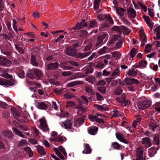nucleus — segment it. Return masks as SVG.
Here are the masks:
<instances>
[{
	"mask_svg": "<svg viewBox=\"0 0 160 160\" xmlns=\"http://www.w3.org/2000/svg\"><path fill=\"white\" fill-rule=\"evenodd\" d=\"M113 115L114 117H118L122 116L123 113L120 112L117 110H115L113 111Z\"/></svg>",
	"mask_w": 160,
	"mask_h": 160,
	"instance_id": "nucleus-49",
	"label": "nucleus"
},
{
	"mask_svg": "<svg viewBox=\"0 0 160 160\" xmlns=\"http://www.w3.org/2000/svg\"><path fill=\"white\" fill-rule=\"evenodd\" d=\"M85 75H84L82 73L79 72L75 73L73 74L72 77L73 78H83L85 77Z\"/></svg>",
	"mask_w": 160,
	"mask_h": 160,
	"instance_id": "nucleus-37",
	"label": "nucleus"
},
{
	"mask_svg": "<svg viewBox=\"0 0 160 160\" xmlns=\"http://www.w3.org/2000/svg\"><path fill=\"white\" fill-rule=\"evenodd\" d=\"M107 47L106 46L103 47L98 51V53L100 55L103 54L107 52Z\"/></svg>",
	"mask_w": 160,
	"mask_h": 160,
	"instance_id": "nucleus-47",
	"label": "nucleus"
},
{
	"mask_svg": "<svg viewBox=\"0 0 160 160\" xmlns=\"http://www.w3.org/2000/svg\"><path fill=\"white\" fill-rule=\"evenodd\" d=\"M97 25V22L96 20H94L91 21L89 25V28H93L94 27Z\"/></svg>",
	"mask_w": 160,
	"mask_h": 160,
	"instance_id": "nucleus-64",
	"label": "nucleus"
},
{
	"mask_svg": "<svg viewBox=\"0 0 160 160\" xmlns=\"http://www.w3.org/2000/svg\"><path fill=\"white\" fill-rule=\"evenodd\" d=\"M151 101L148 100H144L139 102L138 106L139 108L141 109H144L148 107L151 105Z\"/></svg>",
	"mask_w": 160,
	"mask_h": 160,
	"instance_id": "nucleus-1",
	"label": "nucleus"
},
{
	"mask_svg": "<svg viewBox=\"0 0 160 160\" xmlns=\"http://www.w3.org/2000/svg\"><path fill=\"white\" fill-rule=\"evenodd\" d=\"M124 82L127 85H130L134 83L138 84L139 83L138 81L134 78H125Z\"/></svg>",
	"mask_w": 160,
	"mask_h": 160,
	"instance_id": "nucleus-8",
	"label": "nucleus"
},
{
	"mask_svg": "<svg viewBox=\"0 0 160 160\" xmlns=\"http://www.w3.org/2000/svg\"><path fill=\"white\" fill-rule=\"evenodd\" d=\"M11 110L13 113L14 117L17 119H18L20 116L19 114L17 112L16 110L14 108L12 107L11 109Z\"/></svg>",
	"mask_w": 160,
	"mask_h": 160,
	"instance_id": "nucleus-38",
	"label": "nucleus"
},
{
	"mask_svg": "<svg viewBox=\"0 0 160 160\" xmlns=\"http://www.w3.org/2000/svg\"><path fill=\"white\" fill-rule=\"evenodd\" d=\"M106 18V20L108 21L110 24H112L113 23V20L109 14H107Z\"/></svg>",
	"mask_w": 160,
	"mask_h": 160,
	"instance_id": "nucleus-57",
	"label": "nucleus"
},
{
	"mask_svg": "<svg viewBox=\"0 0 160 160\" xmlns=\"http://www.w3.org/2000/svg\"><path fill=\"white\" fill-rule=\"evenodd\" d=\"M12 64L11 62L4 57H0V65L6 66H9Z\"/></svg>",
	"mask_w": 160,
	"mask_h": 160,
	"instance_id": "nucleus-5",
	"label": "nucleus"
},
{
	"mask_svg": "<svg viewBox=\"0 0 160 160\" xmlns=\"http://www.w3.org/2000/svg\"><path fill=\"white\" fill-rule=\"evenodd\" d=\"M98 128L97 127H90L88 129V132L90 134L94 135L98 130Z\"/></svg>",
	"mask_w": 160,
	"mask_h": 160,
	"instance_id": "nucleus-26",
	"label": "nucleus"
},
{
	"mask_svg": "<svg viewBox=\"0 0 160 160\" xmlns=\"http://www.w3.org/2000/svg\"><path fill=\"white\" fill-rule=\"evenodd\" d=\"M127 14L128 17L130 18H135L136 15V12L135 10L132 7H130L127 10Z\"/></svg>",
	"mask_w": 160,
	"mask_h": 160,
	"instance_id": "nucleus-4",
	"label": "nucleus"
},
{
	"mask_svg": "<svg viewBox=\"0 0 160 160\" xmlns=\"http://www.w3.org/2000/svg\"><path fill=\"white\" fill-rule=\"evenodd\" d=\"M96 95L97 99L98 100L100 101L103 100V97L98 93L96 92Z\"/></svg>",
	"mask_w": 160,
	"mask_h": 160,
	"instance_id": "nucleus-63",
	"label": "nucleus"
},
{
	"mask_svg": "<svg viewBox=\"0 0 160 160\" xmlns=\"http://www.w3.org/2000/svg\"><path fill=\"white\" fill-rule=\"evenodd\" d=\"M10 115L9 112L7 110H5L2 112V117L4 118H8Z\"/></svg>",
	"mask_w": 160,
	"mask_h": 160,
	"instance_id": "nucleus-55",
	"label": "nucleus"
},
{
	"mask_svg": "<svg viewBox=\"0 0 160 160\" xmlns=\"http://www.w3.org/2000/svg\"><path fill=\"white\" fill-rule=\"evenodd\" d=\"M94 106L96 107L98 110L101 111H102L103 110H106L105 109L106 106L105 105H98L97 104H95L94 105Z\"/></svg>",
	"mask_w": 160,
	"mask_h": 160,
	"instance_id": "nucleus-43",
	"label": "nucleus"
},
{
	"mask_svg": "<svg viewBox=\"0 0 160 160\" xmlns=\"http://www.w3.org/2000/svg\"><path fill=\"white\" fill-rule=\"evenodd\" d=\"M85 80L88 82L93 83L95 81V78L92 76H90L87 77L85 78Z\"/></svg>",
	"mask_w": 160,
	"mask_h": 160,
	"instance_id": "nucleus-40",
	"label": "nucleus"
},
{
	"mask_svg": "<svg viewBox=\"0 0 160 160\" xmlns=\"http://www.w3.org/2000/svg\"><path fill=\"white\" fill-rule=\"evenodd\" d=\"M31 62L33 66H37L38 65V62L36 61V57L34 55H32L31 57Z\"/></svg>",
	"mask_w": 160,
	"mask_h": 160,
	"instance_id": "nucleus-35",
	"label": "nucleus"
},
{
	"mask_svg": "<svg viewBox=\"0 0 160 160\" xmlns=\"http://www.w3.org/2000/svg\"><path fill=\"white\" fill-rule=\"evenodd\" d=\"M58 67V64L57 62L51 63L45 67V69L47 70H55Z\"/></svg>",
	"mask_w": 160,
	"mask_h": 160,
	"instance_id": "nucleus-10",
	"label": "nucleus"
},
{
	"mask_svg": "<svg viewBox=\"0 0 160 160\" xmlns=\"http://www.w3.org/2000/svg\"><path fill=\"white\" fill-rule=\"evenodd\" d=\"M84 149L82 151L84 154H89L91 152V149L90 146L88 144H84Z\"/></svg>",
	"mask_w": 160,
	"mask_h": 160,
	"instance_id": "nucleus-22",
	"label": "nucleus"
},
{
	"mask_svg": "<svg viewBox=\"0 0 160 160\" xmlns=\"http://www.w3.org/2000/svg\"><path fill=\"white\" fill-rule=\"evenodd\" d=\"M87 33V31L85 30H83L79 31L78 34L80 37H82L86 36Z\"/></svg>",
	"mask_w": 160,
	"mask_h": 160,
	"instance_id": "nucleus-52",
	"label": "nucleus"
},
{
	"mask_svg": "<svg viewBox=\"0 0 160 160\" xmlns=\"http://www.w3.org/2000/svg\"><path fill=\"white\" fill-rule=\"evenodd\" d=\"M88 118L91 121H96L99 123H104V121L100 118L98 117L97 115L90 114L88 115Z\"/></svg>",
	"mask_w": 160,
	"mask_h": 160,
	"instance_id": "nucleus-7",
	"label": "nucleus"
},
{
	"mask_svg": "<svg viewBox=\"0 0 160 160\" xmlns=\"http://www.w3.org/2000/svg\"><path fill=\"white\" fill-rule=\"evenodd\" d=\"M66 53L67 55L72 56H74L76 55L75 50L70 48H68L67 49Z\"/></svg>",
	"mask_w": 160,
	"mask_h": 160,
	"instance_id": "nucleus-33",
	"label": "nucleus"
},
{
	"mask_svg": "<svg viewBox=\"0 0 160 160\" xmlns=\"http://www.w3.org/2000/svg\"><path fill=\"white\" fill-rule=\"evenodd\" d=\"M106 84L105 82L103 80H99L97 82L96 85L97 86H104Z\"/></svg>",
	"mask_w": 160,
	"mask_h": 160,
	"instance_id": "nucleus-61",
	"label": "nucleus"
},
{
	"mask_svg": "<svg viewBox=\"0 0 160 160\" xmlns=\"http://www.w3.org/2000/svg\"><path fill=\"white\" fill-rule=\"evenodd\" d=\"M39 128L44 131H48L49 128L48 127L46 120L44 118H41L39 120Z\"/></svg>",
	"mask_w": 160,
	"mask_h": 160,
	"instance_id": "nucleus-6",
	"label": "nucleus"
},
{
	"mask_svg": "<svg viewBox=\"0 0 160 160\" xmlns=\"http://www.w3.org/2000/svg\"><path fill=\"white\" fill-rule=\"evenodd\" d=\"M87 23L85 22V20H83L80 23H77L76 26L73 28V29H79L87 26Z\"/></svg>",
	"mask_w": 160,
	"mask_h": 160,
	"instance_id": "nucleus-14",
	"label": "nucleus"
},
{
	"mask_svg": "<svg viewBox=\"0 0 160 160\" xmlns=\"http://www.w3.org/2000/svg\"><path fill=\"white\" fill-rule=\"evenodd\" d=\"M123 43V40L122 39L119 40L116 43L115 48L117 49L120 48H121Z\"/></svg>",
	"mask_w": 160,
	"mask_h": 160,
	"instance_id": "nucleus-44",
	"label": "nucleus"
},
{
	"mask_svg": "<svg viewBox=\"0 0 160 160\" xmlns=\"http://www.w3.org/2000/svg\"><path fill=\"white\" fill-rule=\"evenodd\" d=\"M84 120V117L76 119L74 122V126L76 127H78L83 123Z\"/></svg>",
	"mask_w": 160,
	"mask_h": 160,
	"instance_id": "nucleus-12",
	"label": "nucleus"
},
{
	"mask_svg": "<svg viewBox=\"0 0 160 160\" xmlns=\"http://www.w3.org/2000/svg\"><path fill=\"white\" fill-rule=\"evenodd\" d=\"M61 74L63 76H69L72 74V73L70 71H64L62 72Z\"/></svg>",
	"mask_w": 160,
	"mask_h": 160,
	"instance_id": "nucleus-62",
	"label": "nucleus"
},
{
	"mask_svg": "<svg viewBox=\"0 0 160 160\" xmlns=\"http://www.w3.org/2000/svg\"><path fill=\"white\" fill-rule=\"evenodd\" d=\"M64 36L63 35H60L55 40L56 42H58L59 43H62L63 42L64 39H63Z\"/></svg>",
	"mask_w": 160,
	"mask_h": 160,
	"instance_id": "nucleus-45",
	"label": "nucleus"
},
{
	"mask_svg": "<svg viewBox=\"0 0 160 160\" xmlns=\"http://www.w3.org/2000/svg\"><path fill=\"white\" fill-rule=\"evenodd\" d=\"M27 143L26 140H21L19 141L18 146L19 147H22L26 145Z\"/></svg>",
	"mask_w": 160,
	"mask_h": 160,
	"instance_id": "nucleus-56",
	"label": "nucleus"
},
{
	"mask_svg": "<svg viewBox=\"0 0 160 160\" xmlns=\"http://www.w3.org/2000/svg\"><path fill=\"white\" fill-rule=\"evenodd\" d=\"M129 29L124 26H121V32H122L123 34L125 35L128 34L130 32Z\"/></svg>",
	"mask_w": 160,
	"mask_h": 160,
	"instance_id": "nucleus-29",
	"label": "nucleus"
},
{
	"mask_svg": "<svg viewBox=\"0 0 160 160\" xmlns=\"http://www.w3.org/2000/svg\"><path fill=\"white\" fill-rule=\"evenodd\" d=\"M138 70L133 68H131L129 70L126 72L127 74L132 77H134L138 73Z\"/></svg>",
	"mask_w": 160,
	"mask_h": 160,
	"instance_id": "nucleus-15",
	"label": "nucleus"
},
{
	"mask_svg": "<svg viewBox=\"0 0 160 160\" xmlns=\"http://www.w3.org/2000/svg\"><path fill=\"white\" fill-rule=\"evenodd\" d=\"M111 54L112 55V57L118 58H120L121 57V53L118 51L112 52Z\"/></svg>",
	"mask_w": 160,
	"mask_h": 160,
	"instance_id": "nucleus-39",
	"label": "nucleus"
},
{
	"mask_svg": "<svg viewBox=\"0 0 160 160\" xmlns=\"http://www.w3.org/2000/svg\"><path fill=\"white\" fill-rule=\"evenodd\" d=\"M125 95L124 94H123L122 95L121 97L120 98H118L117 99V101L120 102H123L124 103L125 102H126V104L128 105L130 103L129 102L128 100L127 101H126V100L125 99Z\"/></svg>",
	"mask_w": 160,
	"mask_h": 160,
	"instance_id": "nucleus-24",
	"label": "nucleus"
},
{
	"mask_svg": "<svg viewBox=\"0 0 160 160\" xmlns=\"http://www.w3.org/2000/svg\"><path fill=\"white\" fill-rule=\"evenodd\" d=\"M18 75L19 77L22 78H24L25 77V73L23 70L22 68L18 69Z\"/></svg>",
	"mask_w": 160,
	"mask_h": 160,
	"instance_id": "nucleus-42",
	"label": "nucleus"
},
{
	"mask_svg": "<svg viewBox=\"0 0 160 160\" xmlns=\"http://www.w3.org/2000/svg\"><path fill=\"white\" fill-rule=\"evenodd\" d=\"M0 85L3 86L5 87H8L12 85L11 81L9 79L3 80L0 78Z\"/></svg>",
	"mask_w": 160,
	"mask_h": 160,
	"instance_id": "nucleus-11",
	"label": "nucleus"
},
{
	"mask_svg": "<svg viewBox=\"0 0 160 160\" xmlns=\"http://www.w3.org/2000/svg\"><path fill=\"white\" fill-rule=\"evenodd\" d=\"M2 134L5 137H7L8 138H11L12 136V133L10 131H3L2 132Z\"/></svg>",
	"mask_w": 160,
	"mask_h": 160,
	"instance_id": "nucleus-34",
	"label": "nucleus"
},
{
	"mask_svg": "<svg viewBox=\"0 0 160 160\" xmlns=\"http://www.w3.org/2000/svg\"><path fill=\"white\" fill-rule=\"evenodd\" d=\"M107 36L105 34H102L98 37L96 46L97 47H99L101 44L105 43L107 40Z\"/></svg>",
	"mask_w": 160,
	"mask_h": 160,
	"instance_id": "nucleus-2",
	"label": "nucleus"
},
{
	"mask_svg": "<svg viewBox=\"0 0 160 160\" xmlns=\"http://www.w3.org/2000/svg\"><path fill=\"white\" fill-rule=\"evenodd\" d=\"M78 102L80 106L76 107L77 110L78 112L81 113L85 112L86 111V108L82 106V102L81 100H79Z\"/></svg>",
	"mask_w": 160,
	"mask_h": 160,
	"instance_id": "nucleus-17",
	"label": "nucleus"
},
{
	"mask_svg": "<svg viewBox=\"0 0 160 160\" xmlns=\"http://www.w3.org/2000/svg\"><path fill=\"white\" fill-rule=\"evenodd\" d=\"M107 14H98V19L102 21L104 20H105L106 19V17H107Z\"/></svg>",
	"mask_w": 160,
	"mask_h": 160,
	"instance_id": "nucleus-50",
	"label": "nucleus"
},
{
	"mask_svg": "<svg viewBox=\"0 0 160 160\" xmlns=\"http://www.w3.org/2000/svg\"><path fill=\"white\" fill-rule=\"evenodd\" d=\"M116 10L117 14L121 17L123 16L124 12L126 11L125 9L121 8L116 7Z\"/></svg>",
	"mask_w": 160,
	"mask_h": 160,
	"instance_id": "nucleus-19",
	"label": "nucleus"
},
{
	"mask_svg": "<svg viewBox=\"0 0 160 160\" xmlns=\"http://www.w3.org/2000/svg\"><path fill=\"white\" fill-rule=\"evenodd\" d=\"M138 4L139 6L141 7L142 9H143L145 12H146L147 11V8L144 4L138 2Z\"/></svg>",
	"mask_w": 160,
	"mask_h": 160,
	"instance_id": "nucleus-51",
	"label": "nucleus"
},
{
	"mask_svg": "<svg viewBox=\"0 0 160 160\" xmlns=\"http://www.w3.org/2000/svg\"><path fill=\"white\" fill-rule=\"evenodd\" d=\"M139 37L140 40L142 43L141 46H142L147 41L146 35L144 32L143 30L142 29H141L140 30Z\"/></svg>",
	"mask_w": 160,
	"mask_h": 160,
	"instance_id": "nucleus-9",
	"label": "nucleus"
},
{
	"mask_svg": "<svg viewBox=\"0 0 160 160\" xmlns=\"http://www.w3.org/2000/svg\"><path fill=\"white\" fill-rule=\"evenodd\" d=\"M137 52V50L135 48H133L131 49L130 52V59L131 60H133V58L135 57Z\"/></svg>",
	"mask_w": 160,
	"mask_h": 160,
	"instance_id": "nucleus-31",
	"label": "nucleus"
},
{
	"mask_svg": "<svg viewBox=\"0 0 160 160\" xmlns=\"http://www.w3.org/2000/svg\"><path fill=\"white\" fill-rule=\"evenodd\" d=\"M48 104H46L43 102H38L37 105V108L40 109H44L47 108L48 105H49V102H47Z\"/></svg>",
	"mask_w": 160,
	"mask_h": 160,
	"instance_id": "nucleus-20",
	"label": "nucleus"
},
{
	"mask_svg": "<svg viewBox=\"0 0 160 160\" xmlns=\"http://www.w3.org/2000/svg\"><path fill=\"white\" fill-rule=\"evenodd\" d=\"M143 18L147 25L149 27L150 29H152L153 27V25L150 21L149 17L145 15H143Z\"/></svg>",
	"mask_w": 160,
	"mask_h": 160,
	"instance_id": "nucleus-16",
	"label": "nucleus"
},
{
	"mask_svg": "<svg viewBox=\"0 0 160 160\" xmlns=\"http://www.w3.org/2000/svg\"><path fill=\"white\" fill-rule=\"evenodd\" d=\"M34 72L37 78H41L43 75L42 72L38 69H34Z\"/></svg>",
	"mask_w": 160,
	"mask_h": 160,
	"instance_id": "nucleus-30",
	"label": "nucleus"
},
{
	"mask_svg": "<svg viewBox=\"0 0 160 160\" xmlns=\"http://www.w3.org/2000/svg\"><path fill=\"white\" fill-rule=\"evenodd\" d=\"M91 52L88 51L85 52H80L76 54V57L81 59L83 58L86 57L88 56L90 54Z\"/></svg>",
	"mask_w": 160,
	"mask_h": 160,
	"instance_id": "nucleus-18",
	"label": "nucleus"
},
{
	"mask_svg": "<svg viewBox=\"0 0 160 160\" xmlns=\"http://www.w3.org/2000/svg\"><path fill=\"white\" fill-rule=\"evenodd\" d=\"M116 136L117 139L120 141L126 144L129 143V142L123 138L121 134L118 133H116Z\"/></svg>",
	"mask_w": 160,
	"mask_h": 160,
	"instance_id": "nucleus-13",
	"label": "nucleus"
},
{
	"mask_svg": "<svg viewBox=\"0 0 160 160\" xmlns=\"http://www.w3.org/2000/svg\"><path fill=\"white\" fill-rule=\"evenodd\" d=\"M13 129L15 132V133L19 136L20 137L22 138H24L25 137L24 135L22 134V132L20 131L18 129L16 128H13ZM25 138H26L25 137Z\"/></svg>",
	"mask_w": 160,
	"mask_h": 160,
	"instance_id": "nucleus-36",
	"label": "nucleus"
},
{
	"mask_svg": "<svg viewBox=\"0 0 160 160\" xmlns=\"http://www.w3.org/2000/svg\"><path fill=\"white\" fill-rule=\"evenodd\" d=\"M151 45L150 44H147L145 48V51L146 52L148 53L151 50Z\"/></svg>",
	"mask_w": 160,
	"mask_h": 160,
	"instance_id": "nucleus-58",
	"label": "nucleus"
},
{
	"mask_svg": "<svg viewBox=\"0 0 160 160\" xmlns=\"http://www.w3.org/2000/svg\"><path fill=\"white\" fill-rule=\"evenodd\" d=\"M139 66L141 68H145L147 65V63L146 61L145 60H142L139 63Z\"/></svg>",
	"mask_w": 160,
	"mask_h": 160,
	"instance_id": "nucleus-48",
	"label": "nucleus"
},
{
	"mask_svg": "<svg viewBox=\"0 0 160 160\" xmlns=\"http://www.w3.org/2000/svg\"><path fill=\"white\" fill-rule=\"evenodd\" d=\"M84 90L86 92L91 95H93L95 93L92 89V87L90 86L85 87Z\"/></svg>",
	"mask_w": 160,
	"mask_h": 160,
	"instance_id": "nucleus-27",
	"label": "nucleus"
},
{
	"mask_svg": "<svg viewBox=\"0 0 160 160\" xmlns=\"http://www.w3.org/2000/svg\"><path fill=\"white\" fill-rule=\"evenodd\" d=\"M100 0H95L94 2V9H97L99 8Z\"/></svg>",
	"mask_w": 160,
	"mask_h": 160,
	"instance_id": "nucleus-54",
	"label": "nucleus"
},
{
	"mask_svg": "<svg viewBox=\"0 0 160 160\" xmlns=\"http://www.w3.org/2000/svg\"><path fill=\"white\" fill-rule=\"evenodd\" d=\"M83 83L82 81H76L69 82L67 84V86L69 87H72L79 84H82Z\"/></svg>",
	"mask_w": 160,
	"mask_h": 160,
	"instance_id": "nucleus-21",
	"label": "nucleus"
},
{
	"mask_svg": "<svg viewBox=\"0 0 160 160\" xmlns=\"http://www.w3.org/2000/svg\"><path fill=\"white\" fill-rule=\"evenodd\" d=\"M119 70L118 68H116L113 71L111 76L112 77V78H115L119 76Z\"/></svg>",
	"mask_w": 160,
	"mask_h": 160,
	"instance_id": "nucleus-25",
	"label": "nucleus"
},
{
	"mask_svg": "<svg viewBox=\"0 0 160 160\" xmlns=\"http://www.w3.org/2000/svg\"><path fill=\"white\" fill-rule=\"evenodd\" d=\"M59 123L61 127H64L65 129L67 130L71 128L72 123L70 120L67 119L64 122H60Z\"/></svg>",
	"mask_w": 160,
	"mask_h": 160,
	"instance_id": "nucleus-3",
	"label": "nucleus"
},
{
	"mask_svg": "<svg viewBox=\"0 0 160 160\" xmlns=\"http://www.w3.org/2000/svg\"><path fill=\"white\" fill-rule=\"evenodd\" d=\"M8 69L3 68H0V71L2 73L0 74L1 76L7 78L9 76V75L7 73Z\"/></svg>",
	"mask_w": 160,
	"mask_h": 160,
	"instance_id": "nucleus-28",
	"label": "nucleus"
},
{
	"mask_svg": "<svg viewBox=\"0 0 160 160\" xmlns=\"http://www.w3.org/2000/svg\"><path fill=\"white\" fill-rule=\"evenodd\" d=\"M64 97L67 99L75 97L74 95L72 93L67 92L64 95Z\"/></svg>",
	"mask_w": 160,
	"mask_h": 160,
	"instance_id": "nucleus-53",
	"label": "nucleus"
},
{
	"mask_svg": "<svg viewBox=\"0 0 160 160\" xmlns=\"http://www.w3.org/2000/svg\"><path fill=\"white\" fill-rule=\"evenodd\" d=\"M24 150L25 152H26L29 154V155L30 157L31 158L32 157L33 155V152L30 147H25L24 148Z\"/></svg>",
	"mask_w": 160,
	"mask_h": 160,
	"instance_id": "nucleus-41",
	"label": "nucleus"
},
{
	"mask_svg": "<svg viewBox=\"0 0 160 160\" xmlns=\"http://www.w3.org/2000/svg\"><path fill=\"white\" fill-rule=\"evenodd\" d=\"M75 105V103L73 102L69 101L67 102L66 106L67 107H71L74 106Z\"/></svg>",
	"mask_w": 160,
	"mask_h": 160,
	"instance_id": "nucleus-59",
	"label": "nucleus"
},
{
	"mask_svg": "<svg viewBox=\"0 0 160 160\" xmlns=\"http://www.w3.org/2000/svg\"><path fill=\"white\" fill-rule=\"evenodd\" d=\"M36 147L37 149L39 154L42 155H45L46 153L42 147L38 145L36 146Z\"/></svg>",
	"mask_w": 160,
	"mask_h": 160,
	"instance_id": "nucleus-32",
	"label": "nucleus"
},
{
	"mask_svg": "<svg viewBox=\"0 0 160 160\" xmlns=\"http://www.w3.org/2000/svg\"><path fill=\"white\" fill-rule=\"evenodd\" d=\"M142 144L147 147H150L151 145V143L148 138H142Z\"/></svg>",
	"mask_w": 160,
	"mask_h": 160,
	"instance_id": "nucleus-23",
	"label": "nucleus"
},
{
	"mask_svg": "<svg viewBox=\"0 0 160 160\" xmlns=\"http://www.w3.org/2000/svg\"><path fill=\"white\" fill-rule=\"evenodd\" d=\"M122 91L123 90L121 88L118 87L115 90L114 93L116 95H119L122 93Z\"/></svg>",
	"mask_w": 160,
	"mask_h": 160,
	"instance_id": "nucleus-46",
	"label": "nucleus"
},
{
	"mask_svg": "<svg viewBox=\"0 0 160 160\" xmlns=\"http://www.w3.org/2000/svg\"><path fill=\"white\" fill-rule=\"evenodd\" d=\"M15 46L16 49L20 53H22L23 52V49L22 48L17 44H15Z\"/></svg>",
	"mask_w": 160,
	"mask_h": 160,
	"instance_id": "nucleus-60",
	"label": "nucleus"
}]
</instances>
